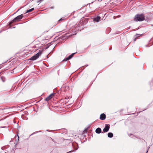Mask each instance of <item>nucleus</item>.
I'll use <instances>...</instances> for the list:
<instances>
[{"instance_id": "2eb2a0df", "label": "nucleus", "mask_w": 153, "mask_h": 153, "mask_svg": "<svg viewBox=\"0 0 153 153\" xmlns=\"http://www.w3.org/2000/svg\"><path fill=\"white\" fill-rule=\"evenodd\" d=\"M74 150L73 151H70V152H67V153H69V152H74Z\"/></svg>"}, {"instance_id": "6ab92c4d", "label": "nucleus", "mask_w": 153, "mask_h": 153, "mask_svg": "<svg viewBox=\"0 0 153 153\" xmlns=\"http://www.w3.org/2000/svg\"><path fill=\"white\" fill-rule=\"evenodd\" d=\"M148 152V151H147V152H146V153H147V152Z\"/></svg>"}, {"instance_id": "a211bd4d", "label": "nucleus", "mask_w": 153, "mask_h": 153, "mask_svg": "<svg viewBox=\"0 0 153 153\" xmlns=\"http://www.w3.org/2000/svg\"><path fill=\"white\" fill-rule=\"evenodd\" d=\"M49 130H47V131H48Z\"/></svg>"}, {"instance_id": "f257e3e1", "label": "nucleus", "mask_w": 153, "mask_h": 153, "mask_svg": "<svg viewBox=\"0 0 153 153\" xmlns=\"http://www.w3.org/2000/svg\"><path fill=\"white\" fill-rule=\"evenodd\" d=\"M144 19V15L143 14H137L136 15L134 18L135 21H141L143 20Z\"/></svg>"}, {"instance_id": "f03ea898", "label": "nucleus", "mask_w": 153, "mask_h": 153, "mask_svg": "<svg viewBox=\"0 0 153 153\" xmlns=\"http://www.w3.org/2000/svg\"><path fill=\"white\" fill-rule=\"evenodd\" d=\"M9 112V110L7 108L0 109V117L3 115L7 114Z\"/></svg>"}, {"instance_id": "39448f33", "label": "nucleus", "mask_w": 153, "mask_h": 153, "mask_svg": "<svg viewBox=\"0 0 153 153\" xmlns=\"http://www.w3.org/2000/svg\"><path fill=\"white\" fill-rule=\"evenodd\" d=\"M39 57V54H36L35 55L30 58V60H35L37 59Z\"/></svg>"}, {"instance_id": "ddd939ff", "label": "nucleus", "mask_w": 153, "mask_h": 153, "mask_svg": "<svg viewBox=\"0 0 153 153\" xmlns=\"http://www.w3.org/2000/svg\"><path fill=\"white\" fill-rule=\"evenodd\" d=\"M42 50H39V52L38 53H37L36 54H39V55L42 54Z\"/></svg>"}, {"instance_id": "4468645a", "label": "nucleus", "mask_w": 153, "mask_h": 153, "mask_svg": "<svg viewBox=\"0 0 153 153\" xmlns=\"http://www.w3.org/2000/svg\"><path fill=\"white\" fill-rule=\"evenodd\" d=\"M15 137H16V140H17V141H18L19 140V136L17 135V137L16 135L15 136Z\"/></svg>"}, {"instance_id": "20e7f679", "label": "nucleus", "mask_w": 153, "mask_h": 153, "mask_svg": "<svg viewBox=\"0 0 153 153\" xmlns=\"http://www.w3.org/2000/svg\"><path fill=\"white\" fill-rule=\"evenodd\" d=\"M110 126L109 125L105 124V127L103 129V131L104 132H106L108 131L110 128Z\"/></svg>"}, {"instance_id": "423d86ee", "label": "nucleus", "mask_w": 153, "mask_h": 153, "mask_svg": "<svg viewBox=\"0 0 153 153\" xmlns=\"http://www.w3.org/2000/svg\"><path fill=\"white\" fill-rule=\"evenodd\" d=\"M53 95V94H51L45 98V100L46 101H49L52 98Z\"/></svg>"}, {"instance_id": "f3484780", "label": "nucleus", "mask_w": 153, "mask_h": 153, "mask_svg": "<svg viewBox=\"0 0 153 153\" xmlns=\"http://www.w3.org/2000/svg\"><path fill=\"white\" fill-rule=\"evenodd\" d=\"M1 78L2 79L3 77H1Z\"/></svg>"}, {"instance_id": "7ed1b4c3", "label": "nucleus", "mask_w": 153, "mask_h": 153, "mask_svg": "<svg viewBox=\"0 0 153 153\" xmlns=\"http://www.w3.org/2000/svg\"><path fill=\"white\" fill-rule=\"evenodd\" d=\"M23 16L22 14H21V15H19L16 17L15 18H14L13 20L11 22H10L9 25L10 26H11V24L13 22H17L19 21L23 17Z\"/></svg>"}, {"instance_id": "1a4fd4ad", "label": "nucleus", "mask_w": 153, "mask_h": 153, "mask_svg": "<svg viewBox=\"0 0 153 153\" xmlns=\"http://www.w3.org/2000/svg\"><path fill=\"white\" fill-rule=\"evenodd\" d=\"M100 118L102 120H104L106 118V115L104 114H102L100 115Z\"/></svg>"}, {"instance_id": "9d476101", "label": "nucleus", "mask_w": 153, "mask_h": 153, "mask_svg": "<svg viewBox=\"0 0 153 153\" xmlns=\"http://www.w3.org/2000/svg\"><path fill=\"white\" fill-rule=\"evenodd\" d=\"M95 132L97 133L100 134L101 132V130L100 128H97L96 129Z\"/></svg>"}, {"instance_id": "9b49d317", "label": "nucleus", "mask_w": 153, "mask_h": 153, "mask_svg": "<svg viewBox=\"0 0 153 153\" xmlns=\"http://www.w3.org/2000/svg\"><path fill=\"white\" fill-rule=\"evenodd\" d=\"M108 136L109 137L111 138L113 137V134L112 133L110 132L108 134Z\"/></svg>"}, {"instance_id": "f8f14e48", "label": "nucleus", "mask_w": 153, "mask_h": 153, "mask_svg": "<svg viewBox=\"0 0 153 153\" xmlns=\"http://www.w3.org/2000/svg\"><path fill=\"white\" fill-rule=\"evenodd\" d=\"M34 10V8H33L30 9H29V10H28L27 11L26 13H29L30 12H31L32 11H33Z\"/></svg>"}, {"instance_id": "aec40b11", "label": "nucleus", "mask_w": 153, "mask_h": 153, "mask_svg": "<svg viewBox=\"0 0 153 153\" xmlns=\"http://www.w3.org/2000/svg\"><path fill=\"white\" fill-rule=\"evenodd\" d=\"M100 1V0H98V1Z\"/></svg>"}, {"instance_id": "0eeeda50", "label": "nucleus", "mask_w": 153, "mask_h": 153, "mask_svg": "<svg viewBox=\"0 0 153 153\" xmlns=\"http://www.w3.org/2000/svg\"><path fill=\"white\" fill-rule=\"evenodd\" d=\"M75 54V53H72V54H71V55H70L68 57L66 58L64 60L65 61H67L68 60L71 59L72 57L73 56V55Z\"/></svg>"}, {"instance_id": "6e6552de", "label": "nucleus", "mask_w": 153, "mask_h": 153, "mask_svg": "<svg viewBox=\"0 0 153 153\" xmlns=\"http://www.w3.org/2000/svg\"><path fill=\"white\" fill-rule=\"evenodd\" d=\"M100 17L97 16L94 19L93 21H94L96 22H98L100 21Z\"/></svg>"}, {"instance_id": "412c9836", "label": "nucleus", "mask_w": 153, "mask_h": 153, "mask_svg": "<svg viewBox=\"0 0 153 153\" xmlns=\"http://www.w3.org/2000/svg\"><path fill=\"white\" fill-rule=\"evenodd\" d=\"M102 0H101V1H102Z\"/></svg>"}, {"instance_id": "dca6fc26", "label": "nucleus", "mask_w": 153, "mask_h": 153, "mask_svg": "<svg viewBox=\"0 0 153 153\" xmlns=\"http://www.w3.org/2000/svg\"><path fill=\"white\" fill-rule=\"evenodd\" d=\"M61 19H60L59 20V21H60Z\"/></svg>"}]
</instances>
